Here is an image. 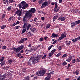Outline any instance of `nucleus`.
<instances>
[{"mask_svg": "<svg viewBox=\"0 0 80 80\" xmlns=\"http://www.w3.org/2000/svg\"><path fill=\"white\" fill-rule=\"evenodd\" d=\"M27 10H24L22 12V13L23 14H25V15L27 14Z\"/></svg>", "mask_w": 80, "mask_h": 80, "instance_id": "36", "label": "nucleus"}, {"mask_svg": "<svg viewBox=\"0 0 80 80\" xmlns=\"http://www.w3.org/2000/svg\"><path fill=\"white\" fill-rule=\"evenodd\" d=\"M6 73L4 74H3L2 77H3V78H4V77H5V76H6Z\"/></svg>", "mask_w": 80, "mask_h": 80, "instance_id": "63", "label": "nucleus"}, {"mask_svg": "<svg viewBox=\"0 0 80 80\" xmlns=\"http://www.w3.org/2000/svg\"><path fill=\"white\" fill-rule=\"evenodd\" d=\"M47 38H48L47 36H46L44 38V39L45 40H46V41H47Z\"/></svg>", "mask_w": 80, "mask_h": 80, "instance_id": "55", "label": "nucleus"}, {"mask_svg": "<svg viewBox=\"0 0 80 80\" xmlns=\"http://www.w3.org/2000/svg\"><path fill=\"white\" fill-rule=\"evenodd\" d=\"M66 37H67V33L64 32L61 34V36L58 38V40H62V39H63L64 38H65Z\"/></svg>", "mask_w": 80, "mask_h": 80, "instance_id": "7", "label": "nucleus"}, {"mask_svg": "<svg viewBox=\"0 0 80 80\" xmlns=\"http://www.w3.org/2000/svg\"><path fill=\"white\" fill-rule=\"evenodd\" d=\"M31 50H32V52H33V50H34V51L35 52V51H36L37 50V47H34L33 48H31Z\"/></svg>", "mask_w": 80, "mask_h": 80, "instance_id": "17", "label": "nucleus"}, {"mask_svg": "<svg viewBox=\"0 0 80 80\" xmlns=\"http://www.w3.org/2000/svg\"><path fill=\"white\" fill-rule=\"evenodd\" d=\"M37 78H38V77L37 76H36L35 77H34L33 79V80H36Z\"/></svg>", "mask_w": 80, "mask_h": 80, "instance_id": "46", "label": "nucleus"}, {"mask_svg": "<svg viewBox=\"0 0 80 80\" xmlns=\"http://www.w3.org/2000/svg\"><path fill=\"white\" fill-rule=\"evenodd\" d=\"M5 64V61H3L2 62L0 63V65L1 66H3V65H4Z\"/></svg>", "mask_w": 80, "mask_h": 80, "instance_id": "22", "label": "nucleus"}, {"mask_svg": "<svg viewBox=\"0 0 80 80\" xmlns=\"http://www.w3.org/2000/svg\"><path fill=\"white\" fill-rule=\"evenodd\" d=\"M41 20L42 21H44V20H45V18L44 17H42L41 18Z\"/></svg>", "mask_w": 80, "mask_h": 80, "instance_id": "56", "label": "nucleus"}, {"mask_svg": "<svg viewBox=\"0 0 80 80\" xmlns=\"http://www.w3.org/2000/svg\"><path fill=\"white\" fill-rule=\"evenodd\" d=\"M28 33L29 35H30V36H32V32H31L29 31L28 32Z\"/></svg>", "mask_w": 80, "mask_h": 80, "instance_id": "62", "label": "nucleus"}, {"mask_svg": "<svg viewBox=\"0 0 80 80\" xmlns=\"http://www.w3.org/2000/svg\"><path fill=\"white\" fill-rule=\"evenodd\" d=\"M30 31L31 32H34V33H35V32H37V30H36V29L35 28H31L30 29Z\"/></svg>", "mask_w": 80, "mask_h": 80, "instance_id": "13", "label": "nucleus"}, {"mask_svg": "<svg viewBox=\"0 0 80 80\" xmlns=\"http://www.w3.org/2000/svg\"><path fill=\"white\" fill-rule=\"evenodd\" d=\"M12 18H13V16H12L10 18H9L8 20H9V21H11V20H12Z\"/></svg>", "mask_w": 80, "mask_h": 80, "instance_id": "57", "label": "nucleus"}, {"mask_svg": "<svg viewBox=\"0 0 80 80\" xmlns=\"http://www.w3.org/2000/svg\"><path fill=\"white\" fill-rule=\"evenodd\" d=\"M76 59H74L72 60V63H75L76 62Z\"/></svg>", "mask_w": 80, "mask_h": 80, "instance_id": "52", "label": "nucleus"}, {"mask_svg": "<svg viewBox=\"0 0 80 80\" xmlns=\"http://www.w3.org/2000/svg\"><path fill=\"white\" fill-rule=\"evenodd\" d=\"M76 23L72 22L71 23V28H73V27H75L76 26Z\"/></svg>", "mask_w": 80, "mask_h": 80, "instance_id": "14", "label": "nucleus"}, {"mask_svg": "<svg viewBox=\"0 0 80 80\" xmlns=\"http://www.w3.org/2000/svg\"><path fill=\"white\" fill-rule=\"evenodd\" d=\"M18 43L21 44V43H24V41L23 39H22L20 40L18 42Z\"/></svg>", "mask_w": 80, "mask_h": 80, "instance_id": "16", "label": "nucleus"}, {"mask_svg": "<svg viewBox=\"0 0 80 80\" xmlns=\"http://www.w3.org/2000/svg\"><path fill=\"white\" fill-rule=\"evenodd\" d=\"M16 56L17 57H19L21 56V53L19 52V53L16 54Z\"/></svg>", "mask_w": 80, "mask_h": 80, "instance_id": "32", "label": "nucleus"}, {"mask_svg": "<svg viewBox=\"0 0 80 80\" xmlns=\"http://www.w3.org/2000/svg\"><path fill=\"white\" fill-rule=\"evenodd\" d=\"M22 10H24V9H25L28 8V4L27 3L26 4V2L25 1H22L21 2V3H19L18 4V7L19 8H22Z\"/></svg>", "mask_w": 80, "mask_h": 80, "instance_id": "4", "label": "nucleus"}, {"mask_svg": "<svg viewBox=\"0 0 80 80\" xmlns=\"http://www.w3.org/2000/svg\"><path fill=\"white\" fill-rule=\"evenodd\" d=\"M50 26H51V25L50 24H48L47 26H46V28L48 29L50 27Z\"/></svg>", "mask_w": 80, "mask_h": 80, "instance_id": "29", "label": "nucleus"}, {"mask_svg": "<svg viewBox=\"0 0 80 80\" xmlns=\"http://www.w3.org/2000/svg\"><path fill=\"white\" fill-rule=\"evenodd\" d=\"M67 57V54H65L62 56V58H65V57Z\"/></svg>", "mask_w": 80, "mask_h": 80, "instance_id": "50", "label": "nucleus"}, {"mask_svg": "<svg viewBox=\"0 0 80 80\" xmlns=\"http://www.w3.org/2000/svg\"><path fill=\"white\" fill-rule=\"evenodd\" d=\"M6 15L5 14H3L2 15V18H5V17Z\"/></svg>", "mask_w": 80, "mask_h": 80, "instance_id": "53", "label": "nucleus"}, {"mask_svg": "<svg viewBox=\"0 0 80 80\" xmlns=\"http://www.w3.org/2000/svg\"><path fill=\"white\" fill-rule=\"evenodd\" d=\"M78 38H75V39H72V41L73 42V43H75V42H77V41H78Z\"/></svg>", "mask_w": 80, "mask_h": 80, "instance_id": "18", "label": "nucleus"}, {"mask_svg": "<svg viewBox=\"0 0 80 80\" xmlns=\"http://www.w3.org/2000/svg\"><path fill=\"white\" fill-rule=\"evenodd\" d=\"M46 72H47L46 69L44 68H42L38 71V72H36V75H37L38 76H42L45 74Z\"/></svg>", "mask_w": 80, "mask_h": 80, "instance_id": "2", "label": "nucleus"}, {"mask_svg": "<svg viewBox=\"0 0 80 80\" xmlns=\"http://www.w3.org/2000/svg\"><path fill=\"white\" fill-rule=\"evenodd\" d=\"M8 68H9V67L8 66H6L3 68V69L5 70H8Z\"/></svg>", "mask_w": 80, "mask_h": 80, "instance_id": "20", "label": "nucleus"}, {"mask_svg": "<svg viewBox=\"0 0 80 80\" xmlns=\"http://www.w3.org/2000/svg\"><path fill=\"white\" fill-rule=\"evenodd\" d=\"M33 58H31L29 59V62H33Z\"/></svg>", "mask_w": 80, "mask_h": 80, "instance_id": "38", "label": "nucleus"}, {"mask_svg": "<svg viewBox=\"0 0 80 80\" xmlns=\"http://www.w3.org/2000/svg\"><path fill=\"white\" fill-rule=\"evenodd\" d=\"M57 43V40H55L53 42L52 44H55Z\"/></svg>", "mask_w": 80, "mask_h": 80, "instance_id": "61", "label": "nucleus"}, {"mask_svg": "<svg viewBox=\"0 0 80 80\" xmlns=\"http://www.w3.org/2000/svg\"><path fill=\"white\" fill-rule=\"evenodd\" d=\"M72 59V55H70L68 56V58L66 59V61L68 62H70Z\"/></svg>", "mask_w": 80, "mask_h": 80, "instance_id": "11", "label": "nucleus"}, {"mask_svg": "<svg viewBox=\"0 0 80 80\" xmlns=\"http://www.w3.org/2000/svg\"><path fill=\"white\" fill-rule=\"evenodd\" d=\"M20 10H18L16 12H15L16 14H18L19 13V12H20Z\"/></svg>", "mask_w": 80, "mask_h": 80, "instance_id": "49", "label": "nucleus"}, {"mask_svg": "<svg viewBox=\"0 0 80 80\" xmlns=\"http://www.w3.org/2000/svg\"><path fill=\"white\" fill-rule=\"evenodd\" d=\"M47 57V55H45L42 56V60H43V59H45V58H46V57Z\"/></svg>", "mask_w": 80, "mask_h": 80, "instance_id": "47", "label": "nucleus"}, {"mask_svg": "<svg viewBox=\"0 0 80 80\" xmlns=\"http://www.w3.org/2000/svg\"><path fill=\"white\" fill-rule=\"evenodd\" d=\"M16 29H18V28H20V26H17L15 28Z\"/></svg>", "mask_w": 80, "mask_h": 80, "instance_id": "58", "label": "nucleus"}, {"mask_svg": "<svg viewBox=\"0 0 80 80\" xmlns=\"http://www.w3.org/2000/svg\"><path fill=\"white\" fill-rule=\"evenodd\" d=\"M76 61V62H80V57L78 58H77Z\"/></svg>", "mask_w": 80, "mask_h": 80, "instance_id": "27", "label": "nucleus"}, {"mask_svg": "<svg viewBox=\"0 0 80 80\" xmlns=\"http://www.w3.org/2000/svg\"><path fill=\"white\" fill-rule=\"evenodd\" d=\"M30 27H31V24H28V26H27V27L26 28L27 30H29V28H30Z\"/></svg>", "mask_w": 80, "mask_h": 80, "instance_id": "25", "label": "nucleus"}, {"mask_svg": "<svg viewBox=\"0 0 80 80\" xmlns=\"http://www.w3.org/2000/svg\"><path fill=\"white\" fill-rule=\"evenodd\" d=\"M30 19V18H28L27 16H25L22 19V21L24 23L23 26H22V28H26V27H27V26H28V24L27 22H25L26 21H27V20H29Z\"/></svg>", "mask_w": 80, "mask_h": 80, "instance_id": "5", "label": "nucleus"}, {"mask_svg": "<svg viewBox=\"0 0 80 80\" xmlns=\"http://www.w3.org/2000/svg\"><path fill=\"white\" fill-rule=\"evenodd\" d=\"M53 46V45H51L48 47V51H50V49H51Z\"/></svg>", "mask_w": 80, "mask_h": 80, "instance_id": "39", "label": "nucleus"}, {"mask_svg": "<svg viewBox=\"0 0 80 80\" xmlns=\"http://www.w3.org/2000/svg\"><path fill=\"white\" fill-rule=\"evenodd\" d=\"M65 43L66 45L68 46H69V45H70V42H68V41H66Z\"/></svg>", "mask_w": 80, "mask_h": 80, "instance_id": "24", "label": "nucleus"}, {"mask_svg": "<svg viewBox=\"0 0 80 80\" xmlns=\"http://www.w3.org/2000/svg\"><path fill=\"white\" fill-rule=\"evenodd\" d=\"M6 48H7V46H4L2 48V50H4L5 49H6Z\"/></svg>", "mask_w": 80, "mask_h": 80, "instance_id": "51", "label": "nucleus"}, {"mask_svg": "<svg viewBox=\"0 0 80 80\" xmlns=\"http://www.w3.org/2000/svg\"><path fill=\"white\" fill-rule=\"evenodd\" d=\"M22 72L25 73L26 72V71H27V68H24L22 69Z\"/></svg>", "mask_w": 80, "mask_h": 80, "instance_id": "19", "label": "nucleus"}, {"mask_svg": "<svg viewBox=\"0 0 80 80\" xmlns=\"http://www.w3.org/2000/svg\"><path fill=\"white\" fill-rule=\"evenodd\" d=\"M49 4L48 2L47 1L44 2L42 4L41 7V8H45V6H48Z\"/></svg>", "mask_w": 80, "mask_h": 80, "instance_id": "9", "label": "nucleus"}, {"mask_svg": "<svg viewBox=\"0 0 80 80\" xmlns=\"http://www.w3.org/2000/svg\"><path fill=\"white\" fill-rule=\"evenodd\" d=\"M75 73L76 74V75H78L79 73V72L78 71V70H76L75 72Z\"/></svg>", "mask_w": 80, "mask_h": 80, "instance_id": "40", "label": "nucleus"}, {"mask_svg": "<svg viewBox=\"0 0 80 80\" xmlns=\"http://www.w3.org/2000/svg\"><path fill=\"white\" fill-rule=\"evenodd\" d=\"M42 57V55H40L33 58V60L32 61L33 63H38L40 61V60Z\"/></svg>", "mask_w": 80, "mask_h": 80, "instance_id": "6", "label": "nucleus"}, {"mask_svg": "<svg viewBox=\"0 0 80 80\" xmlns=\"http://www.w3.org/2000/svg\"><path fill=\"white\" fill-rule=\"evenodd\" d=\"M8 63L11 64V63H12V59H9L8 61Z\"/></svg>", "mask_w": 80, "mask_h": 80, "instance_id": "33", "label": "nucleus"}, {"mask_svg": "<svg viewBox=\"0 0 80 80\" xmlns=\"http://www.w3.org/2000/svg\"><path fill=\"white\" fill-rule=\"evenodd\" d=\"M52 55H53V54H52V52L51 53H48V55L50 56H52Z\"/></svg>", "mask_w": 80, "mask_h": 80, "instance_id": "59", "label": "nucleus"}, {"mask_svg": "<svg viewBox=\"0 0 80 80\" xmlns=\"http://www.w3.org/2000/svg\"><path fill=\"white\" fill-rule=\"evenodd\" d=\"M28 66L29 67H31L32 66V64H31V62H30L29 61H28L27 62Z\"/></svg>", "mask_w": 80, "mask_h": 80, "instance_id": "26", "label": "nucleus"}, {"mask_svg": "<svg viewBox=\"0 0 80 80\" xmlns=\"http://www.w3.org/2000/svg\"><path fill=\"white\" fill-rule=\"evenodd\" d=\"M12 9V8L10 7H8V8L7 9V10L8 11H10Z\"/></svg>", "mask_w": 80, "mask_h": 80, "instance_id": "54", "label": "nucleus"}, {"mask_svg": "<svg viewBox=\"0 0 80 80\" xmlns=\"http://www.w3.org/2000/svg\"><path fill=\"white\" fill-rule=\"evenodd\" d=\"M61 55H62V52H60L58 53V54L56 55V56L57 57H60V56Z\"/></svg>", "mask_w": 80, "mask_h": 80, "instance_id": "31", "label": "nucleus"}, {"mask_svg": "<svg viewBox=\"0 0 80 80\" xmlns=\"http://www.w3.org/2000/svg\"><path fill=\"white\" fill-rule=\"evenodd\" d=\"M43 2V0H40V1H38L39 4H41L42 3V2Z\"/></svg>", "mask_w": 80, "mask_h": 80, "instance_id": "43", "label": "nucleus"}, {"mask_svg": "<svg viewBox=\"0 0 80 80\" xmlns=\"http://www.w3.org/2000/svg\"><path fill=\"white\" fill-rule=\"evenodd\" d=\"M51 77V74H50V73H48V74L47 77H48L49 78H50Z\"/></svg>", "mask_w": 80, "mask_h": 80, "instance_id": "44", "label": "nucleus"}, {"mask_svg": "<svg viewBox=\"0 0 80 80\" xmlns=\"http://www.w3.org/2000/svg\"><path fill=\"white\" fill-rule=\"evenodd\" d=\"M23 80H30V77L28 76L26 77Z\"/></svg>", "mask_w": 80, "mask_h": 80, "instance_id": "21", "label": "nucleus"}, {"mask_svg": "<svg viewBox=\"0 0 80 80\" xmlns=\"http://www.w3.org/2000/svg\"><path fill=\"white\" fill-rule=\"evenodd\" d=\"M4 58L5 57H2L1 58V59H0V62H3L4 59H5Z\"/></svg>", "mask_w": 80, "mask_h": 80, "instance_id": "34", "label": "nucleus"}, {"mask_svg": "<svg viewBox=\"0 0 80 80\" xmlns=\"http://www.w3.org/2000/svg\"><path fill=\"white\" fill-rule=\"evenodd\" d=\"M3 2H4V4H6L7 3V4H8L9 3L8 0H3Z\"/></svg>", "mask_w": 80, "mask_h": 80, "instance_id": "23", "label": "nucleus"}, {"mask_svg": "<svg viewBox=\"0 0 80 80\" xmlns=\"http://www.w3.org/2000/svg\"><path fill=\"white\" fill-rule=\"evenodd\" d=\"M53 37V38H57V37H59V35L58 34H56V33H52V36H51L52 37Z\"/></svg>", "mask_w": 80, "mask_h": 80, "instance_id": "12", "label": "nucleus"}, {"mask_svg": "<svg viewBox=\"0 0 80 80\" xmlns=\"http://www.w3.org/2000/svg\"><path fill=\"white\" fill-rule=\"evenodd\" d=\"M75 22L76 25H78V24H79V23L80 24V20L75 21Z\"/></svg>", "mask_w": 80, "mask_h": 80, "instance_id": "30", "label": "nucleus"}, {"mask_svg": "<svg viewBox=\"0 0 80 80\" xmlns=\"http://www.w3.org/2000/svg\"><path fill=\"white\" fill-rule=\"evenodd\" d=\"M58 20H59V21H62V22H63V21H65V20H66V18L64 17L60 16L58 18Z\"/></svg>", "mask_w": 80, "mask_h": 80, "instance_id": "10", "label": "nucleus"}, {"mask_svg": "<svg viewBox=\"0 0 80 80\" xmlns=\"http://www.w3.org/2000/svg\"><path fill=\"white\" fill-rule=\"evenodd\" d=\"M45 80H50V78H47V77L45 78Z\"/></svg>", "mask_w": 80, "mask_h": 80, "instance_id": "60", "label": "nucleus"}, {"mask_svg": "<svg viewBox=\"0 0 80 80\" xmlns=\"http://www.w3.org/2000/svg\"><path fill=\"white\" fill-rule=\"evenodd\" d=\"M59 10H60V8L58 6L57 2H56L55 3V8L53 9L54 12H58L59 11Z\"/></svg>", "mask_w": 80, "mask_h": 80, "instance_id": "8", "label": "nucleus"}, {"mask_svg": "<svg viewBox=\"0 0 80 80\" xmlns=\"http://www.w3.org/2000/svg\"><path fill=\"white\" fill-rule=\"evenodd\" d=\"M23 28L22 32L21 34H23L24 33H25L26 32V28Z\"/></svg>", "mask_w": 80, "mask_h": 80, "instance_id": "28", "label": "nucleus"}, {"mask_svg": "<svg viewBox=\"0 0 80 80\" xmlns=\"http://www.w3.org/2000/svg\"><path fill=\"white\" fill-rule=\"evenodd\" d=\"M19 17H21L22 16V11H20L19 14H18Z\"/></svg>", "mask_w": 80, "mask_h": 80, "instance_id": "48", "label": "nucleus"}, {"mask_svg": "<svg viewBox=\"0 0 80 80\" xmlns=\"http://www.w3.org/2000/svg\"><path fill=\"white\" fill-rule=\"evenodd\" d=\"M58 17V14L56 15V16H54L53 17V22H55L56 20V19H57V18Z\"/></svg>", "mask_w": 80, "mask_h": 80, "instance_id": "15", "label": "nucleus"}, {"mask_svg": "<svg viewBox=\"0 0 80 80\" xmlns=\"http://www.w3.org/2000/svg\"><path fill=\"white\" fill-rule=\"evenodd\" d=\"M43 40H44L43 38L42 37L39 38V41H43Z\"/></svg>", "mask_w": 80, "mask_h": 80, "instance_id": "45", "label": "nucleus"}, {"mask_svg": "<svg viewBox=\"0 0 80 80\" xmlns=\"http://www.w3.org/2000/svg\"><path fill=\"white\" fill-rule=\"evenodd\" d=\"M35 12H36L35 8H31L27 12V13L25 16L27 17V18H30L32 17V15H33L32 13H35Z\"/></svg>", "mask_w": 80, "mask_h": 80, "instance_id": "1", "label": "nucleus"}, {"mask_svg": "<svg viewBox=\"0 0 80 80\" xmlns=\"http://www.w3.org/2000/svg\"><path fill=\"white\" fill-rule=\"evenodd\" d=\"M55 51H56V49H55L52 50L51 51V53H52V54H54V52H55Z\"/></svg>", "mask_w": 80, "mask_h": 80, "instance_id": "42", "label": "nucleus"}, {"mask_svg": "<svg viewBox=\"0 0 80 80\" xmlns=\"http://www.w3.org/2000/svg\"><path fill=\"white\" fill-rule=\"evenodd\" d=\"M23 48H24V45H22L18 47L17 48H15L14 47H12L11 48L12 50H13L14 52H15L16 53H18L20 52V50H22Z\"/></svg>", "mask_w": 80, "mask_h": 80, "instance_id": "3", "label": "nucleus"}, {"mask_svg": "<svg viewBox=\"0 0 80 80\" xmlns=\"http://www.w3.org/2000/svg\"><path fill=\"white\" fill-rule=\"evenodd\" d=\"M58 49L59 50H62V46H59L58 48Z\"/></svg>", "mask_w": 80, "mask_h": 80, "instance_id": "64", "label": "nucleus"}, {"mask_svg": "<svg viewBox=\"0 0 80 80\" xmlns=\"http://www.w3.org/2000/svg\"><path fill=\"white\" fill-rule=\"evenodd\" d=\"M25 53L26 54H28V53H29V50L27 49H26L25 50Z\"/></svg>", "mask_w": 80, "mask_h": 80, "instance_id": "41", "label": "nucleus"}, {"mask_svg": "<svg viewBox=\"0 0 80 80\" xmlns=\"http://www.w3.org/2000/svg\"><path fill=\"white\" fill-rule=\"evenodd\" d=\"M67 62L64 61L62 62V65L63 66H65L67 65Z\"/></svg>", "mask_w": 80, "mask_h": 80, "instance_id": "35", "label": "nucleus"}, {"mask_svg": "<svg viewBox=\"0 0 80 80\" xmlns=\"http://www.w3.org/2000/svg\"><path fill=\"white\" fill-rule=\"evenodd\" d=\"M6 25H2L1 26V29H4L5 28H6Z\"/></svg>", "mask_w": 80, "mask_h": 80, "instance_id": "37", "label": "nucleus"}]
</instances>
